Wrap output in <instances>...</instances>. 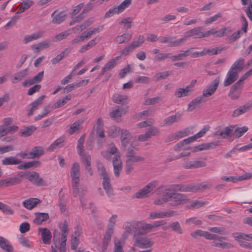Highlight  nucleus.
Instances as JSON below:
<instances>
[{
  "instance_id": "1",
  "label": "nucleus",
  "mask_w": 252,
  "mask_h": 252,
  "mask_svg": "<svg viewBox=\"0 0 252 252\" xmlns=\"http://www.w3.org/2000/svg\"><path fill=\"white\" fill-rule=\"evenodd\" d=\"M182 185V184L169 185L158 187L156 189L157 194L164 193L162 197H158L155 199L154 203L160 205L165 203L170 202V205L173 207H176L181 205L189 202L190 199L187 194L176 192L180 190H168L166 189L167 187L171 186Z\"/></svg>"
},
{
  "instance_id": "2",
  "label": "nucleus",
  "mask_w": 252,
  "mask_h": 252,
  "mask_svg": "<svg viewBox=\"0 0 252 252\" xmlns=\"http://www.w3.org/2000/svg\"><path fill=\"white\" fill-rule=\"evenodd\" d=\"M96 166L99 174L102 179L103 189L105 190L107 196L109 198H111L114 195V194L113 193V188L110 184V177L104 165L100 161H97Z\"/></svg>"
},
{
  "instance_id": "3",
  "label": "nucleus",
  "mask_w": 252,
  "mask_h": 252,
  "mask_svg": "<svg viewBox=\"0 0 252 252\" xmlns=\"http://www.w3.org/2000/svg\"><path fill=\"white\" fill-rule=\"evenodd\" d=\"M209 129V126H204L202 129H201L195 135L185 139L176 144L174 148V150L179 152L181 150H186L189 149L190 147L187 145L195 141L197 139L202 137L206 133V132L208 131Z\"/></svg>"
},
{
  "instance_id": "4",
  "label": "nucleus",
  "mask_w": 252,
  "mask_h": 252,
  "mask_svg": "<svg viewBox=\"0 0 252 252\" xmlns=\"http://www.w3.org/2000/svg\"><path fill=\"white\" fill-rule=\"evenodd\" d=\"M168 190H180L181 192H196L209 188L205 183L200 184H190L185 185L171 186L165 187Z\"/></svg>"
},
{
  "instance_id": "5",
  "label": "nucleus",
  "mask_w": 252,
  "mask_h": 252,
  "mask_svg": "<svg viewBox=\"0 0 252 252\" xmlns=\"http://www.w3.org/2000/svg\"><path fill=\"white\" fill-rule=\"evenodd\" d=\"M80 167L79 163L74 162L70 170L71 178V187L73 189V195L77 197L79 193V187L80 177Z\"/></svg>"
},
{
  "instance_id": "6",
  "label": "nucleus",
  "mask_w": 252,
  "mask_h": 252,
  "mask_svg": "<svg viewBox=\"0 0 252 252\" xmlns=\"http://www.w3.org/2000/svg\"><path fill=\"white\" fill-rule=\"evenodd\" d=\"M137 146L134 141L131 142L126 153V162L134 163L144 161V158L143 157L136 155V152L138 150Z\"/></svg>"
},
{
  "instance_id": "7",
  "label": "nucleus",
  "mask_w": 252,
  "mask_h": 252,
  "mask_svg": "<svg viewBox=\"0 0 252 252\" xmlns=\"http://www.w3.org/2000/svg\"><path fill=\"white\" fill-rule=\"evenodd\" d=\"M139 235L136 233L133 235L134 246L141 249H148L153 246L154 243L151 239L146 237H139Z\"/></svg>"
},
{
  "instance_id": "8",
  "label": "nucleus",
  "mask_w": 252,
  "mask_h": 252,
  "mask_svg": "<svg viewBox=\"0 0 252 252\" xmlns=\"http://www.w3.org/2000/svg\"><path fill=\"white\" fill-rule=\"evenodd\" d=\"M233 236L241 246L252 249V245L248 242L250 239H252V234L247 235L241 233H234L233 234Z\"/></svg>"
},
{
  "instance_id": "9",
  "label": "nucleus",
  "mask_w": 252,
  "mask_h": 252,
  "mask_svg": "<svg viewBox=\"0 0 252 252\" xmlns=\"http://www.w3.org/2000/svg\"><path fill=\"white\" fill-rule=\"evenodd\" d=\"M158 184V182L157 181L149 183L145 187L136 192L134 195V197L136 198H142L147 197L148 194L152 191Z\"/></svg>"
},
{
  "instance_id": "10",
  "label": "nucleus",
  "mask_w": 252,
  "mask_h": 252,
  "mask_svg": "<svg viewBox=\"0 0 252 252\" xmlns=\"http://www.w3.org/2000/svg\"><path fill=\"white\" fill-rule=\"evenodd\" d=\"M220 82V77H217L208 84L203 91L202 96L208 97L213 95L217 90Z\"/></svg>"
},
{
  "instance_id": "11",
  "label": "nucleus",
  "mask_w": 252,
  "mask_h": 252,
  "mask_svg": "<svg viewBox=\"0 0 252 252\" xmlns=\"http://www.w3.org/2000/svg\"><path fill=\"white\" fill-rule=\"evenodd\" d=\"M125 229V235L128 236V235L133 233H137V235H142L143 233L139 231V222L138 221H131L127 222L124 225Z\"/></svg>"
},
{
  "instance_id": "12",
  "label": "nucleus",
  "mask_w": 252,
  "mask_h": 252,
  "mask_svg": "<svg viewBox=\"0 0 252 252\" xmlns=\"http://www.w3.org/2000/svg\"><path fill=\"white\" fill-rule=\"evenodd\" d=\"M101 154L102 156L107 160H110L111 159V155H115V156L119 154L120 157H121V153L119 150L113 143L108 144L107 145V151L101 152Z\"/></svg>"
},
{
  "instance_id": "13",
  "label": "nucleus",
  "mask_w": 252,
  "mask_h": 252,
  "mask_svg": "<svg viewBox=\"0 0 252 252\" xmlns=\"http://www.w3.org/2000/svg\"><path fill=\"white\" fill-rule=\"evenodd\" d=\"M27 179L32 184L36 186H42L44 185L43 179L40 177L39 174L34 171L28 173Z\"/></svg>"
},
{
  "instance_id": "14",
  "label": "nucleus",
  "mask_w": 252,
  "mask_h": 252,
  "mask_svg": "<svg viewBox=\"0 0 252 252\" xmlns=\"http://www.w3.org/2000/svg\"><path fill=\"white\" fill-rule=\"evenodd\" d=\"M112 162L115 176L118 178L122 170L123 167L122 161L120 156L119 154L113 157Z\"/></svg>"
},
{
  "instance_id": "15",
  "label": "nucleus",
  "mask_w": 252,
  "mask_h": 252,
  "mask_svg": "<svg viewBox=\"0 0 252 252\" xmlns=\"http://www.w3.org/2000/svg\"><path fill=\"white\" fill-rule=\"evenodd\" d=\"M238 72L230 68L227 73L226 78L224 81V86H228L233 83L238 78Z\"/></svg>"
},
{
  "instance_id": "16",
  "label": "nucleus",
  "mask_w": 252,
  "mask_h": 252,
  "mask_svg": "<svg viewBox=\"0 0 252 252\" xmlns=\"http://www.w3.org/2000/svg\"><path fill=\"white\" fill-rule=\"evenodd\" d=\"M38 231L40 232L43 243L44 244H50L52 239V233L51 231L47 228H39Z\"/></svg>"
},
{
  "instance_id": "17",
  "label": "nucleus",
  "mask_w": 252,
  "mask_h": 252,
  "mask_svg": "<svg viewBox=\"0 0 252 252\" xmlns=\"http://www.w3.org/2000/svg\"><path fill=\"white\" fill-rule=\"evenodd\" d=\"M234 128L235 126H227L223 129H218L216 131L215 134L222 138H227L232 135L233 132V128Z\"/></svg>"
},
{
  "instance_id": "18",
  "label": "nucleus",
  "mask_w": 252,
  "mask_h": 252,
  "mask_svg": "<svg viewBox=\"0 0 252 252\" xmlns=\"http://www.w3.org/2000/svg\"><path fill=\"white\" fill-rule=\"evenodd\" d=\"M242 88V87L237 85L236 84L233 85L228 93L229 97L232 100L239 98L241 94Z\"/></svg>"
},
{
  "instance_id": "19",
  "label": "nucleus",
  "mask_w": 252,
  "mask_h": 252,
  "mask_svg": "<svg viewBox=\"0 0 252 252\" xmlns=\"http://www.w3.org/2000/svg\"><path fill=\"white\" fill-rule=\"evenodd\" d=\"M206 164V162L202 160H193L186 162L183 166L185 169H194L204 167Z\"/></svg>"
},
{
  "instance_id": "20",
  "label": "nucleus",
  "mask_w": 252,
  "mask_h": 252,
  "mask_svg": "<svg viewBox=\"0 0 252 252\" xmlns=\"http://www.w3.org/2000/svg\"><path fill=\"white\" fill-rule=\"evenodd\" d=\"M21 162V159L14 156L6 157L1 160V164L5 166L18 165Z\"/></svg>"
},
{
  "instance_id": "21",
  "label": "nucleus",
  "mask_w": 252,
  "mask_h": 252,
  "mask_svg": "<svg viewBox=\"0 0 252 252\" xmlns=\"http://www.w3.org/2000/svg\"><path fill=\"white\" fill-rule=\"evenodd\" d=\"M44 33L43 31H39L36 32H33L31 34L27 35L25 36L23 39V42L25 44H27L33 40H37L41 38Z\"/></svg>"
},
{
  "instance_id": "22",
  "label": "nucleus",
  "mask_w": 252,
  "mask_h": 252,
  "mask_svg": "<svg viewBox=\"0 0 252 252\" xmlns=\"http://www.w3.org/2000/svg\"><path fill=\"white\" fill-rule=\"evenodd\" d=\"M101 40L100 37H96L93 39L91 40L86 44L81 46V47L78 50V52L80 53H84L87 51L89 50L91 48L94 46L98 42Z\"/></svg>"
},
{
  "instance_id": "23",
  "label": "nucleus",
  "mask_w": 252,
  "mask_h": 252,
  "mask_svg": "<svg viewBox=\"0 0 252 252\" xmlns=\"http://www.w3.org/2000/svg\"><path fill=\"white\" fill-rule=\"evenodd\" d=\"M45 97V95H42L31 103V107L27 114L28 116L29 117L33 114L34 112L38 109V107L43 103Z\"/></svg>"
},
{
  "instance_id": "24",
  "label": "nucleus",
  "mask_w": 252,
  "mask_h": 252,
  "mask_svg": "<svg viewBox=\"0 0 252 252\" xmlns=\"http://www.w3.org/2000/svg\"><path fill=\"white\" fill-rule=\"evenodd\" d=\"M50 46V41L44 40L37 44L32 45L31 46V48L34 53H38L44 49L48 48Z\"/></svg>"
},
{
  "instance_id": "25",
  "label": "nucleus",
  "mask_w": 252,
  "mask_h": 252,
  "mask_svg": "<svg viewBox=\"0 0 252 252\" xmlns=\"http://www.w3.org/2000/svg\"><path fill=\"white\" fill-rule=\"evenodd\" d=\"M191 93L190 87L186 86L185 88H178L174 92V95L177 98H181L189 96Z\"/></svg>"
},
{
  "instance_id": "26",
  "label": "nucleus",
  "mask_w": 252,
  "mask_h": 252,
  "mask_svg": "<svg viewBox=\"0 0 252 252\" xmlns=\"http://www.w3.org/2000/svg\"><path fill=\"white\" fill-rule=\"evenodd\" d=\"M181 120V115L179 114L171 115L165 118L163 121L161 126H169L175 123L178 122Z\"/></svg>"
},
{
  "instance_id": "27",
  "label": "nucleus",
  "mask_w": 252,
  "mask_h": 252,
  "mask_svg": "<svg viewBox=\"0 0 252 252\" xmlns=\"http://www.w3.org/2000/svg\"><path fill=\"white\" fill-rule=\"evenodd\" d=\"M56 11H55L51 15V16L53 18L52 22L54 24H60L65 20L66 17V15L63 11L60 12L57 14H56Z\"/></svg>"
},
{
  "instance_id": "28",
  "label": "nucleus",
  "mask_w": 252,
  "mask_h": 252,
  "mask_svg": "<svg viewBox=\"0 0 252 252\" xmlns=\"http://www.w3.org/2000/svg\"><path fill=\"white\" fill-rule=\"evenodd\" d=\"M221 239H226V238L224 237L219 236L218 238H217L215 241H213L211 243L212 246L220 247L223 249L230 248L232 247L231 244L225 242H222L221 240Z\"/></svg>"
},
{
  "instance_id": "29",
  "label": "nucleus",
  "mask_w": 252,
  "mask_h": 252,
  "mask_svg": "<svg viewBox=\"0 0 252 252\" xmlns=\"http://www.w3.org/2000/svg\"><path fill=\"white\" fill-rule=\"evenodd\" d=\"M252 107V104L248 103L235 109L232 114L233 117H236L248 112Z\"/></svg>"
},
{
  "instance_id": "30",
  "label": "nucleus",
  "mask_w": 252,
  "mask_h": 252,
  "mask_svg": "<svg viewBox=\"0 0 252 252\" xmlns=\"http://www.w3.org/2000/svg\"><path fill=\"white\" fill-rule=\"evenodd\" d=\"M34 215L35 219L33 220V222L37 225L41 224L43 221L49 219V215L48 213L37 212L35 213Z\"/></svg>"
},
{
  "instance_id": "31",
  "label": "nucleus",
  "mask_w": 252,
  "mask_h": 252,
  "mask_svg": "<svg viewBox=\"0 0 252 252\" xmlns=\"http://www.w3.org/2000/svg\"><path fill=\"white\" fill-rule=\"evenodd\" d=\"M202 28L201 27L193 28L186 32L184 34L186 39L192 36H195V38H202L201 36V30Z\"/></svg>"
},
{
  "instance_id": "32",
  "label": "nucleus",
  "mask_w": 252,
  "mask_h": 252,
  "mask_svg": "<svg viewBox=\"0 0 252 252\" xmlns=\"http://www.w3.org/2000/svg\"><path fill=\"white\" fill-rule=\"evenodd\" d=\"M203 97L202 95L198 96L192 100L188 104L187 111L191 112L198 107L202 102Z\"/></svg>"
},
{
  "instance_id": "33",
  "label": "nucleus",
  "mask_w": 252,
  "mask_h": 252,
  "mask_svg": "<svg viewBox=\"0 0 252 252\" xmlns=\"http://www.w3.org/2000/svg\"><path fill=\"white\" fill-rule=\"evenodd\" d=\"M131 139L130 133L126 129H122L121 132V140L123 146H126Z\"/></svg>"
},
{
  "instance_id": "34",
  "label": "nucleus",
  "mask_w": 252,
  "mask_h": 252,
  "mask_svg": "<svg viewBox=\"0 0 252 252\" xmlns=\"http://www.w3.org/2000/svg\"><path fill=\"white\" fill-rule=\"evenodd\" d=\"M120 57L118 56L114 58L108 62L102 68L101 74H103L105 72L113 68L117 63V61Z\"/></svg>"
},
{
  "instance_id": "35",
  "label": "nucleus",
  "mask_w": 252,
  "mask_h": 252,
  "mask_svg": "<svg viewBox=\"0 0 252 252\" xmlns=\"http://www.w3.org/2000/svg\"><path fill=\"white\" fill-rule=\"evenodd\" d=\"M40 202V200L37 198H31L24 200L22 204L25 208L29 210H31Z\"/></svg>"
},
{
  "instance_id": "36",
  "label": "nucleus",
  "mask_w": 252,
  "mask_h": 252,
  "mask_svg": "<svg viewBox=\"0 0 252 252\" xmlns=\"http://www.w3.org/2000/svg\"><path fill=\"white\" fill-rule=\"evenodd\" d=\"M43 154V148L41 146H36L33 148L29 153V158L32 159L41 156Z\"/></svg>"
},
{
  "instance_id": "37",
  "label": "nucleus",
  "mask_w": 252,
  "mask_h": 252,
  "mask_svg": "<svg viewBox=\"0 0 252 252\" xmlns=\"http://www.w3.org/2000/svg\"><path fill=\"white\" fill-rule=\"evenodd\" d=\"M132 37V34L129 33H125L121 35L117 36L114 41L117 44H123L129 41Z\"/></svg>"
},
{
  "instance_id": "38",
  "label": "nucleus",
  "mask_w": 252,
  "mask_h": 252,
  "mask_svg": "<svg viewBox=\"0 0 252 252\" xmlns=\"http://www.w3.org/2000/svg\"><path fill=\"white\" fill-rule=\"evenodd\" d=\"M252 178V174L249 172H246L239 176H230L229 177V182L236 183L243 180H249Z\"/></svg>"
},
{
  "instance_id": "39",
  "label": "nucleus",
  "mask_w": 252,
  "mask_h": 252,
  "mask_svg": "<svg viewBox=\"0 0 252 252\" xmlns=\"http://www.w3.org/2000/svg\"><path fill=\"white\" fill-rule=\"evenodd\" d=\"M83 122L84 120H79L75 121L70 126L68 131V133L70 134H73L75 132L79 131L82 128Z\"/></svg>"
},
{
  "instance_id": "40",
  "label": "nucleus",
  "mask_w": 252,
  "mask_h": 252,
  "mask_svg": "<svg viewBox=\"0 0 252 252\" xmlns=\"http://www.w3.org/2000/svg\"><path fill=\"white\" fill-rule=\"evenodd\" d=\"M245 63V60L242 58H240L232 64L230 68L240 73L243 69Z\"/></svg>"
},
{
  "instance_id": "41",
  "label": "nucleus",
  "mask_w": 252,
  "mask_h": 252,
  "mask_svg": "<svg viewBox=\"0 0 252 252\" xmlns=\"http://www.w3.org/2000/svg\"><path fill=\"white\" fill-rule=\"evenodd\" d=\"M72 96L70 94H68L62 99H59L52 106V108L56 109L63 107V105L66 104L69 100H71Z\"/></svg>"
},
{
  "instance_id": "42",
  "label": "nucleus",
  "mask_w": 252,
  "mask_h": 252,
  "mask_svg": "<svg viewBox=\"0 0 252 252\" xmlns=\"http://www.w3.org/2000/svg\"><path fill=\"white\" fill-rule=\"evenodd\" d=\"M118 216L117 215H113L109 219L107 225V230L106 233L113 234L114 227L117 221Z\"/></svg>"
},
{
  "instance_id": "43",
  "label": "nucleus",
  "mask_w": 252,
  "mask_h": 252,
  "mask_svg": "<svg viewBox=\"0 0 252 252\" xmlns=\"http://www.w3.org/2000/svg\"><path fill=\"white\" fill-rule=\"evenodd\" d=\"M0 247L6 252H13V247L6 239L2 237H0Z\"/></svg>"
},
{
  "instance_id": "44",
  "label": "nucleus",
  "mask_w": 252,
  "mask_h": 252,
  "mask_svg": "<svg viewBox=\"0 0 252 252\" xmlns=\"http://www.w3.org/2000/svg\"><path fill=\"white\" fill-rule=\"evenodd\" d=\"M70 53V50L69 49H66L61 53L58 55L56 57L52 60V63L53 64H56L59 63L61 61L66 57Z\"/></svg>"
},
{
  "instance_id": "45",
  "label": "nucleus",
  "mask_w": 252,
  "mask_h": 252,
  "mask_svg": "<svg viewBox=\"0 0 252 252\" xmlns=\"http://www.w3.org/2000/svg\"><path fill=\"white\" fill-rule=\"evenodd\" d=\"M127 99L128 96L126 95L114 94L112 96L113 101L117 104H123L126 103Z\"/></svg>"
},
{
  "instance_id": "46",
  "label": "nucleus",
  "mask_w": 252,
  "mask_h": 252,
  "mask_svg": "<svg viewBox=\"0 0 252 252\" xmlns=\"http://www.w3.org/2000/svg\"><path fill=\"white\" fill-rule=\"evenodd\" d=\"M33 4V1L31 0H26L23 1L19 5V9L16 12L19 14L24 12L25 10L29 9Z\"/></svg>"
},
{
  "instance_id": "47",
  "label": "nucleus",
  "mask_w": 252,
  "mask_h": 252,
  "mask_svg": "<svg viewBox=\"0 0 252 252\" xmlns=\"http://www.w3.org/2000/svg\"><path fill=\"white\" fill-rule=\"evenodd\" d=\"M28 74V69H25L22 70L17 73H16L12 80V82L14 84L16 83L18 81H21L24 78H25Z\"/></svg>"
},
{
  "instance_id": "48",
  "label": "nucleus",
  "mask_w": 252,
  "mask_h": 252,
  "mask_svg": "<svg viewBox=\"0 0 252 252\" xmlns=\"http://www.w3.org/2000/svg\"><path fill=\"white\" fill-rule=\"evenodd\" d=\"M217 146V143L216 142H210L206 144H203L201 145H199L197 147H195L196 150H194V151H200L202 150H207L210 149L214 148L216 146Z\"/></svg>"
},
{
  "instance_id": "49",
  "label": "nucleus",
  "mask_w": 252,
  "mask_h": 252,
  "mask_svg": "<svg viewBox=\"0 0 252 252\" xmlns=\"http://www.w3.org/2000/svg\"><path fill=\"white\" fill-rule=\"evenodd\" d=\"M246 32H244V31H242V29H240L233 33L231 35L228 36L227 37V40L229 42H233L239 39L242 35Z\"/></svg>"
},
{
  "instance_id": "50",
  "label": "nucleus",
  "mask_w": 252,
  "mask_h": 252,
  "mask_svg": "<svg viewBox=\"0 0 252 252\" xmlns=\"http://www.w3.org/2000/svg\"><path fill=\"white\" fill-rule=\"evenodd\" d=\"M104 29V25L98 26L96 28L93 29L92 30H87L85 31L84 34H85L87 39L92 37L93 34L101 32Z\"/></svg>"
},
{
  "instance_id": "51",
  "label": "nucleus",
  "mask_w": 252,
  "mask_h": 252,
  "mask_svg": "<svg viewBox=\"0 0 252 252\" xmlns=\"http://www.w3.org/2000/svg\"><path fill=\"white\" fill-rule=\"evenodd\" d=\"M36 129V127L33 126H30L21 129L19 133L21 136L28 137L32 135V134Z\"/></svg>"
},
{
  "instance_id": "52",
  "label": "nucleus",
  "mask_w": 252,
  "mask_h": 252,
  "mask_svg": "<svg viewBox=\"0 0 252 252\" xmlns=\"http://www.w3.org/2000/svg\"><path fill=\"white\" fill-rule=\"evenodd\" d=\"M248 127L246 126H243L241 127H236L233 128V134L235 138L241 137L245 132L248 130Z\"/></svg>"
},
{
  "instance_id": "53",
  "label": "nucleus",
  "mask_w": 252,
  "mask_h": 252,
  "mask_svg": "<svg viewBox=\"0 0 252 252\" xmlns=\"http://www.w3.org/2000/svg\"><path fill=\"white\" fill-rule=\"evenodd\" d=\"M64 141V137H60L55 141L49 147V150L52 151L55 149L61 147L63 146V143Z\"/></svg>"
},
{
  "instance_id": "54",
  "label": "nucleus",
  "mask_w": 252,
  "mask_h": 252,
  "mask_svg": "<svg viewBox=\"0 0 252 252\" xmlns=\"http://www.w3.org/2000/svg\"><path fill=\"white\" fill-rule=\"evenodd\" d=\"M126 113L125 111L122 109L118 107L117 109L113 110L110 113V117L113 119H117L121 117L122 115L125 114Z\"/></svg>"
},
{
  "instance_id": "55",
  "label": "nucleus",
  "mask_w": 252,
  "mask_h": 252,
  "mask_svg": "<svg viewBox=\"0 0 252 252\" xmlns=\"http://www.w3.org/2000/svg\"><path fill=\"white\" fill-rule=\"evenodd\" d=\"M112 235L113 234H110V233L106 232V234L104 237V240H103V243L102 244V246H101V252H105V251L107 248V247L111 241V237H112Z\"/></svg>"
},
{
  "instance_id": "56",
  "label": "nucleus",
  "mask_w": 252,
  "mask_h": 252,
  "mask_svg": "<svg viewBox=\"0 0 252 252\" xmlns=\"http://www.w3.org/2000/svg\"><path fill=\"white\" fill-rule=\"evenodd\" d=\"M232 30L230 28L224 27L219 31L215 30V37H220L231 32Z\"/></svg>"
},
{
  "instance_id": "57",
  "label": "nucleus",
  "mask_w": 252,
  "mask_h": 252,
  "mask_svg": "<svg viewBox=\"0 0 252 252\" xmlns=\"http://www.w3.org/2000/svg\"><path fill=\"white\" fill-rule=\"evenodd\" d=\"M85 134H83L78 140L77 149L79 156L84 153V143L85 141Z\"/></svg>"
},
{
  "instance_id": "58",
  "label": "nucleus",
  "mask_w": 252,
  "mask_h": 252,
  "mask_svg": "<svg viewBox=\"0 0 252 252\" xmlns=\"http://www.w3.org/2000/svg\"><path fill=\"white\" fill-rule=\"evenodd\" d=\"M190 52V49L187 50L186 51H182L181 53L173 56L171 57V61L172 62H175L176 61H181L183 59L187 56L189 55V53Z\"/></svg>"
},
{
  "instance_id": "59",
  "label": "nucleus",
  "mask_w": 252,
  "mask_h": 252,
  "mask_svg": "<svg viewBox=\"0 0 252 252\" xmlns=\"http://www.w3.org/2000/svg\"><path fill=\"white\" fill-rule=\"evenodd\" d=\"M139 222V231L142 232L146 230H152L153 228V224H148L144 221H138Z\"/></svg>"
},
{
  "instance_id": "60",
  "label": "nucleus",
  "mask_w": 252,
  "mask_h": 252,
  "mask_svg": "<svg viewBox=\"0 0 252 252\" xmlns=\"http://www.w3.org/2000/svg\"><path fill=\"white\" fill-rule=\"evenodd\" d=\"M144 36L142 35H139L138 37L134 38L133 41L131 43V44L134 48H136L140 47L143 43H144Z\"/></svg>"
},
{
  "instance_id": "61",
  "label": "nucleus",
  "mask_w": 252,
  "mask_h": 252,
  "mask_svg": "<svg viewBox=\"0 0 252 252\" xmlns=\"http://www.w3.org/2000/svg\"><path fill=\"white\" fill-rule=\"evenodd\" d=\"M5 187L12 186L16 184H19L21 182V180L19 178L14 177L12 178H8L4 179Z\"/></svg>"
},
{
  "instance_id": "62",
  "label": "nucleus",
  "mask_w": 252,
  "mask_h": 252,
  "mask_svg": "<svg viewBox=\"0 0 252 252\" xmlns=\"http://www.w3.org/2000/svg\"><path fill=\"white\" fill-rule=\"evenodd\" d=\"M190 202V204L188 207L189 209H198L207 204L206 202L200 200H193Z\"/></svg>"
},
{
  "instance_id": "63",
  "label": "nucleus",
  "mask_w": 252,
  "mask_h": 252,
  "mask_svg": "<svg viewBox=\"0 0 252 252\" xmlns=\"http://www.w3.org/2000/svg\"><path fill=\"white\" fill-rule=\"evenodd\" d=\"M121 130L122 129H121L120 127L115 126H112L110 127L108 130V133L110 136L113 137H116L121 134Z\"/></svg>"
},
{
  "instance_id": "64",
  "label": "nucleus",
  "mask_w": 252,
  "mask_h": 252,
  "mask_svg": "<svg viewBox=\"0 0 252 252\" xmlns=\"http://www.w3.org/2000/svg\"><path fill=\"white\" fill-rule=\"evenodd\" d=\"M79 156L81 157L82 162L85 167L91 165L92 158L90 155L83 153L81 156Z\"/></svg>"
}]
</instances>
